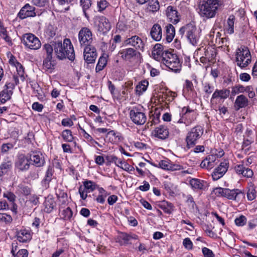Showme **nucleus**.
Here are the masks:
<instances>
[{
  "label": "nucleus",
  "instance_id": "nucleus-1",
  "mask_svg": "<svg viewBox=\"0 0 257 257\" xmlns=\"http://www.w3.org/2000/svg\"><path fill=\"white\" fill-rule=\"evenodd\" d=\"M54 53L59 60L68 59L70 61L75 59L74 48L69 39L66 38L63 43L60 41H52Z\"/></svg>",
  "mask_w": 257,
  "mask_h": 257
},
{
  "label": "nucleus",
  "instance_id": "nucleus-2",
  "mask_svg": "<svg viewBox=\"0 0 257 257\" xmlns=\"http://www.w3.org/2000/svg\"><path fill=\"white\" fill-rule=\"evenodd\" d=\"M222 4V0H205L199 7L200 16L206 19L214 18Z\"/></svg>",
  "mask_w": 257,
  "mask_h": 257
},
{
  "label": "nucleus",
  "instance_id": "nucleus-3",
  "mask_svg": "<svg viewBox=\"0 0 257 257\" xmlns=\"http://www.w3.org/2000/svg\"><path fill=\"white\" fill-rule=\"evenodd\" d=\"M162 62L173 72H179L181 69V64L178 56L172 51L163 53Z\"/></svg>",
  "mask_w": 257,
  "mask_h": 257
},
{
  "label": "nucleus",
  "instance_id": "nucleus-4",
  "mask_svg": "<svg viewBox=\"0 0 257 257\" xmlns=\"http://www.w3.org/2000/svg\"><path fill=\"white\" fill-rule=\"evenodd\" d=\"M179 32L182 36L185 34L188 41L193 46H197L199 43L200 36L195 26L190 24L186 25L181 27Z\"/></svg>",
  "mask_w": 257,
  "mask_h": 257
},
{
  "label": "nucleus",
  "instance_id": "nucleus-5",
  "mask_svg": "<svg viewBox=\"0 0 257 257\" xmlns=\"http://www.w3.org/2000/svg\"><path fill=\"white\" fill-rule=\"evenodd\" d=\"M237 65L241 68L247 66L251 62V55L248 49L246 47L237 49L235 54Z\"/></svg>",
  "mask_w": 257,
  "mask_h": 257
},
{
  "label": "nucleus",
  "instance_id": "nucleus-6",
  "mask_svg": "<svg viewBox=\"0 0 257 257\" xmlns=\"http://www.w3.org/2000/svg\"><path fill=\"white\" fill-rule=\"evenodd\" d=\"M203 134V128L201 126L197 125L191 128L186 136V147L189 149L194 147Z\"/></svg>",
  "mask_w": 257,
  "mask_h": 257
},
{
  "label": "nucleus",
  "instance_id": "nucleus-7",
  "mask_svg": "<svg viewBox=\"0 0 257 257\" xmlns=\"http://www.w3.org/2000/svg\"><path fill=\"white\" fill-rule=\"evenodd\" d=\"M78 41L81 47L92 45L93 40L91 31L87 27L82 28L78 33Z\"/></svg>",
  "mask_w": 257,
  "mask_h": 257
},
{
  "label": "nucleus",
  "instance_id": "nucleus-8",
  "mask_svg": "<svg viewBox=\"0 0 257 257\" xmlns=\"http://www.w3.org/2000/svg\"><path fill=\"white\" fill-rule=\"evenodd\" d=\"M22 42L26 47L32 50H38L41 46L39 39L30 33L26 34L23 36Z\"/></svg>",
  "mask_w": 257,
  "mask_h": 257
},
{
  "label": "nucleus",
  "instance_id": "nucleus-9",
  "mask_svg": "<svg viewBox=\"0 0 257 257\" xmlns=\"http://www.w3.org/2000/svg\"><path fill=\"white\" fill-rule=\"evenodd\" d=\"M131 120L137 125L144 124L147 120V116L141 109L133 107L130 112Z\"/></svg>",
  "mask_w": 257,
  "mask_h": 257
},
{
  "label": "nucleus",
  "instance_id": "nucleus-10",
  "mask_svg": "<svg viewBox=\"0 0 257 257\" xmlns=\"http://www.w3.org/2000/svg\"><path fill=\"white\" fill-rule=\"evenodd\" d=\"M182 115L178 120V123H184L186 126L190 125L196 118V113L189 107H183Z\"/></svg>",
  "mask_w": 257,
  "mask_h": 257
},
{
  "label": "nucleus",
  "instance_id": "nucleus-11",
  "mask_svg": "<svg viewBox=\"0 0 257 257\" xmlns=\"http://www.w3.org/2000/svg\"><path fill=\"white\" fill-rule=\"evenodd\" d=\"M83 186H80L79 193L80 197L83 200L86 199L87 197V193L93 191L97 185L92 181L86 180L83 182Z\"/></svg>",
  "mask_w": 257,
  "mask_h": 257
},
{
  "label": "nucleus",
  "instance_id": "nucleus-12",
  "mask_svg": "<svg viewBox=\"0 0 257 257\" xmlns=\"http://www.w3.org/2000/svg\"><path fill=\"white\" fill-rule=\"evenodd\" d=\"M37 15L39 16L36 8L27 4L25 5L20 10L19 16L21 19H24L28 17H34Z\"/></svg>",
  "mask_w": 257,
  "mask_h": 257
},
{
  "label": "nucleus",
  "instance_id": "nucleus-13",
  "mask_svg": "<svg viewBox=\"0 0 257 257\" xmlns=\"http://www.w3.org/2000/svg\"><path fill=\"white\" fill-rule=\"evenodd\" d=\"M83 56L84 60L88 63H93L97 57V52L93 45L84 47Z\"/></svg>",
  "mask_w": 257,
  "mask_h": 257
},
{
  "label": "nucleus",
  "instance_id": "nucleus-14",
  "mask_svg": "<svg viewBox=\"0 0 257 257\" xmlns=\"http://www.w3.org/2000/svg\"><path fill=\"white\" fill-rule=\"evenodd\" d=\"M124 45H131L136 50L144 51L145 43L142 39L138 36H133L126 39L123 42Z\"/></svg>",
  "mask_w": 257,
  "mask_h": 257
},
{
  "label": "nucleus",
  "instance_id": "nucleus-15",
  "mask_svg": "<svg viewBox=\"0 0 257 257\" xmlns=\"http://www.w3.org/2000/svg\"><path fill=\"white\" fill-rule=\"evenodd\" d=\"M229 167L228 160H224L220 163L219 166L215 169L212 174L213 180L216 181L222 177L226 172Z\"/></svg>",
  "mask_w": 257,
  "mask_h": 257
},
{
  "label": "nucleus",
  "instance_id": "nucleus-16",
  "mask_svg": "<svg viewBox=\"0 0 257 257\" xmlns=\"http://www.w3.org/2000/svg\"><path fill=\"white\" fill-rule=\"evenodd\" d=\"M14 87L13 83L6 82L4 90L0 92V102L2 103H5L11 98Z\"/></svg>",
  "mask_w": 257,
  "mask_h": 257
},
{
  "label": "nucleus",
  "instance_id": "nucleus-17",
  "mask_svg": "<svg viewBox=\"0 0 257 257\" xmlns=\"http://www.w3.org/2000/svg\"><path fill=\"white\" fill-rule=\"evenodd\" d=\"M29 160L25 155L20 154L15 163L16 167L22 171L28 170L30 165Z\"/></svg>",
  "mask_w": 257,
  "mask_h": 257
},
{
  "label": "nucleus",
  "instance_id": "nucleus-18",
  "mask_svg": "<svg viewBox=\"0 0 257 257\" xmlns=\"http://www.w3.org/2000/svg\"><path fill=\"white\" fill-rule=\"evenodd\" d=\"M30 160L33 162V165L37 167L44 166L45 163V158L40 152H33L30 155Z\"/></svg>",
  "mask_w": 257,
  "mask_h": 257
},
{
  "label": "nucleus",
  "instance_id": "nucleus-19",
  "mask_svg": "<svg viewBox=\"0 0 257 257\" xmlns=\"http://www.w3.org/2000/svg\"><path fill=\"white\" fill-rule=\"evenodd\" d=\"M118 54L120 57L126 61H131L134 59L138 54H139L137 50L132 48H127L119 51Z\"/></svg>",
  "mask_w": 257,
  "mask_h": 257
},
{
  "label": "nucleus",
  "instance_id": "nucleus-20",
  "mask_svg": "<svg viewBox=\"0 0 257 257\" xmlns=\"http://www.w3.org/2000/svg\"><path fill=\"white\" fill-rule=\"evenodd\" d=\"M177 14V10L173 7L170 6L167 8V17L169 22L174 24H176L179 21Z\"/></svg>",
  "mask_w": 257,
  "mask_h": 257
},
{
  "label": "nucleus",
  "instance_id": "nucleus-21",
  "mask_svg": "<svg viewBox=\"0 0 257 257\" xmlns=\"http://www.w3.org/2000/svg\"><path fill=\"white\" fill-rule=\"evenodd\" d=\"M150 34L152 38L156 41H159L162 38V28L158 24H154L151 30Z\"/></svg>",
  "mask_w": 257,
  "mask_h": 257
},
{
  "label": "nucleus",
  "instance_id": "nucleus-22",
  "mask_svg": "<svg viewBox=\"0 0 257 257\" xmlns=\"http://www.w3.org/2000/svg\"><path fill=\"white\" fill-rule=\"evenodd\" d=\"M230 91L229 89H216L212 95L211 101L216 98L224 100L229 95Z\"/></svg>",
  "mask_w": 257,
  "mask_h": 257
},
{
  "label": "nucleus",
  "instance_id": "nucleus-23",
  "mask_svg": "<svg viewBox=\"0 0 257 257\" xmlns=\"http://www.w3.org/2000/svg\"><path fill=\"white\" fill-rule=\"evenodd\" d=\"M154 136L159 139L164 140L169 135V131L166 126L160 125L156 127L153 132Z\"/></svg>",
  "mask_w": 257,
  "mask_h": 257
},
{
  "label": "nucleus",
  "instance_id": "nucleus-24",
  "mask_svg": "<svg viewBox=\"0 0 257 257\" xmlns=\"http://www.w3.org/2000/svg\"><path fill=\"white\" fill-rule=\"evenodd\" d=\"M110 28V23L107 18L103 16L99 18L98 29L100 31L105 33L109 31Z\"/></svg>",
  "mask_w": 257,
  "mask_h": 257
},
{
  "label": "nucleus",
  "instance_id": "nucleus-25",
  "mask_svg": "<svg viewBox=\"0 0 257 257\" xmlns=\"http://www.w3.org/2000/svg\"><path fill=\"white\" fill-rule=\"evenodd\" d=\"M191 187L195 190H204L206 187V182L203 180L193 178L189 181Z\"/></svg>",
  "mask_w": 257,
  "mask_h": 257
},
{
  "label": "nucleus",
  "instance_id": "nucleus-26",
  "mask_svg": "<svg viewBox=\"0 0 257 257\" xmlns=\"http://www.w3.org/2000/svg\"><path fill=\"white\" fill-rule=\"evenodd\" d=\"M248 104L247 98L243 95L238 96L234 102V107L236 110L246 106Z\"/></svg>",
  "mask_w": 257,
  "mask_h": 257
},
{
  "label": "nucleus",
  "instance_id": "nucleus-27",
  "mask_svg": "<svg viewBox=\"0 0 257 257\" xmlns=\"http://www.w3.org/2000/svg\"><path fill=\"white\" fill-rule=\"evenodd\" d=\"M17 239L21 242H26L31 238L30 232L27 230H21L17 233Z\"/></svg>",
  "mask_w": 257,
  "mask_h": 257
},
{
  "label": "nucleus",
  "instance_id": "nucleus-28",
  "mask_svg": "<svg viewBox=\"0 0 257 257\" xmlns=\"http://www.w3.org/2000/svg\"><path fill=\"white\" fill-rule=\"evenodd\" d=\"M240 192V191L238 189L230 190L227 188H224L223 196L228 199L235 200L237 195Z\"/></svg>",
  "mask_w": 257,
  "mask_h": 257
},
{
  "label": "nucleus",
  "instance_id": "nucleus-29",
  "mask_svg": "<svg viewBox=\"0 0 257 257\" xmlns=\"http://www.w3.org/2000/svg\"><path fill=\"white\" fill-rule=\"evenodd\" d=\"M51 44H45L43 46L44 58L52 59L54 47L52 44V42H51Z\"/></svg>",
  "mask_w": 257,
  "mask_h": 257
},
{
  "label": "nucleus",
  "instance_id": "nucleus-30",
  "mask_svg": "<svg viewBox=\"0 0 257 257\" xmlns=\"http://www.w3.org/2000/svg\"><path fill=\"white\" fill-rule=\"evenodd\" d=\"M235 20V18L233 15H230L227 19L226 26V32L228 34H232L234 33Z\"/></svg>",
  "mask_w": 257,
  "mask_h": 257
},
{
  "label": "nucleus",
  "instance_id": "nucleus-31",
  "mask_svg": "<svg viewBox=\"0 0 257 257\" xmlns=\"http://www.w3.org/2000/svg\"><path fill=\"white\" fill-rule=\"evenodd\" d=\"M43 204L44 211L47 213H50L53 210L56 203L53 198L48 197L46 198Z\"/></svg>",
  "mask_w": 257,
  "mask_h": 257
},
{
  "label": "nucleus",
  "instance_id": "nucleus-32",
  "mask_svg": "<svg viewBox=\"0 0 257 257\" xmlns=\"http://www.w3.org/2000/svg\"><path fill=\"white\" fill-rule=\"evenodd\" d=\"M166 40L168 42L172 41L175 35V28L171 24H168L166 26Z\"/></svg>",
  "mask_w": 257,
  "mask_h": 257
},
{
  "label": "nucleus",
  "instance_id": "nucleus-33",
  "mask_svg": "<svg viewBox=\"0 0 257 257\" xmlns=\"http://www.w3.org/2000/svg\"><path fill=\"white\" fill-rule=\"evenodd\" d=\"M147 3V9L148 11L155 13L159 10L160 5L158 0H149Z\"/></svg>",
  "mask_w": 257,
  "mask_h": 257
},
{
  "label": "nucleus",
  "instance_id": "nucleus-34",
  "mask_svg": "<svg viewBox=\"0 0 257 257\" xmlns=\"http://www.w3.org/2000/svg\"><path fill=\"white\" fill-rule=\"evenodd\" d=\"M149 82L147 80L142 81L136 87V93L139 95H141L144 91L147 90Z\"/></svg>",
  "mask_w": 257,
  "mask_h": 257
},
{
  "label": "nucleus",
  "instance_id": "nucleus-35",
  "mask_svg": "<svg viewBox=\"0 0 257 257\" xmlns=\"http://www.w3.org/2000/svg\"><path fill=\"white\" fill-rule=\"evenodd\" d=\"M52 59L51 58H44L43 68L45 71L49 72H52V70L54 69V65L52 63Z\"/></svg>",
  "mask_w": 257,
  "mask_h": 257
},
{
  "label": "nucleus",
  "instance_id": "nucleus-36",
  "mask_svg": "<svg viewBox=\"0 0 257 257\" xmlns=\"http://www.w3.org/2000/svg\"><path fill=\"white\" fill-rule=\"evenodd\" d=\"M53 172L52 168L49 166L46 173L45 178L43 180V183L45 187L48 186L49 182L51 181L53 175Z\"/></svg>",
  "mask_w": 257,
  "mask_h": 257
},
{
  "label": "nucleus",
  "instance_id": "nucleus-37",
  "mask_svg": "<svg viewBox=\"0 0 257 257\" xmlns=\"http://www.w3.org/2000/svg\"><path fill=\"white\" fill-rule=\"evenodd\" d=\"M106 58L103 56L100 57L95 68L96 71L97 72L101 71L106 66Z\"/></svg>",
  "mask_w": 257,
  "mask_h": 257
},
{
  "label": "nucleus",
  "instance_id": "nucleus-38",
  "mask_svg": "<svg viewBox=\"0 0 257 257\" xmlns=\"http://www.w3.org/2000/svg\"><path fill=\"white\" fill-rule=\"evenodd\" d=\"M62 137L66 142H71L73 140L72 132L69 130H65L62 132Z\"/></svg>",
  "mask_w": 257,
  "mask_h": 257
},
{
  "label": "nucleus",
  "instance_id": "nucleus-39",
  "mask_svg": "<svg viewBox=\"0 0 257 257\" xmlns=\"http://www.w3.org/2000/svg\"><path fill=\"white\" fill-rule=\"evenodd\" d=\"M171 162L168 159L160 161L158 165H153L154 166H159L163 169L166 170H170V167L171 166Z\"/></svg>",
  "mask_w": 257,
  "mask_h": 257
},
{
  "label": "nucleus",
  "instance_id": "nucleus-40",
  "mask_svg": "<svg viewBox=\"0 0 257 257\" xmlns=\"http://www.w3.org/2000/svg\"><path fill=\"white\" fill-rule=\"evenodd\" d=\"M12 249L11 252L14 257H28V252L27 249H22L19 250L17 253H15V250H14V246L12 245Z\"/></svg>",
  "mask_w": 257,
  "mask_h": 257
},
{
  "label": "nucleus",
  "instance_id": "nucleus-41",
  "mask_svg": "<svg viewBox=\"0 0 257 257\" xmlns=\"http://www.w3.org/2000/svg\"><path fill=\"white\" fill-rule=\"evenodd\" d=\"M166 51H169V50H164V47L163 45L160 44H157L154 47L153 54H156L158 55H161L162 57L163 53L166 52Z\"/></svg>",
  "mask_w": 257,
  "mask_h": 257
},
{
  "label": "nucleus",
  "instance_id": "nucleus-42",
  "mask_svg": "<svg viewBox=\"0 0 257 257\" xmlns=\"http://www.w3.org/2000/svg\"><path fill=\"white\" fill-rule=\"evenodd\" d=\"M247 88L248 87L245 88L242 85L235 86L232 88L231 95L232 96H235L239 93H243L247 90Z\"/></svg>",
  "mask_w": 257,
  "mask_h": 257
},
{
  "label": "nucleus",
  "instance_id": "nucleus-43",
  "mask_svg": "<svg viewBox=\"0 0 257 257\" xmlns=\"http://www.w3.org/2000/svg\"><path fill=\"white\" fill-rule=\"evenodd\" d=\"M106 160L108 163H114L118 167L121 164V159H118L117 157L113 155L107 156Z\"/></svg>",
  "mask_w": 257,
  "mask_h": 257
},
{
  "label": "nucleus",
  "instance_id": "nucleus-44",
  "mask_svg": "<svg viewBox=\"0 0 257 257\" xmlns=\"http://www.w3.org/2000/svg\"><path fill=\"white\" fill-rule=\"evenodd\" d=\"M0 36L4 39L9 45L13 44L11 38L8 35L6 29H3L2 30L0 31Z\"/></svg>",
  "mask_w": 257,
  "mask_h": 257
},
{
  "label": "nucleus",
  "instance_id": "nucleus-45",
  "mask_svg": "<svg viewBox=\"0 0 257 257\" xmlns=\"http://www.w3.org/2000/svg\"><path fill=\"white\" fill-rule=\"evenodd\" d=\"M56 28L51 25H49L46 30V33L50 38H53L56 35Z\"/></svg>",
  "mask_w": 257,
  "mask_h": 257
},
{
  "label": "nucleus",
  "instance_id": "nucleus-46",
  "mask_svg": "<svg viewBox=\"0 0 257 257\" xmlns=\"http://www.w3.org/2000/svg\"><path fill=\"white\" fill-rule=\"evenodd\" d=\"M247 219L243 215H240L236 218L235 220V223L237 226H242L246 223Z\"/></svg>",
  "mask_w": 257,
  "mask_h": 257
},
{
  "label": "nucleus",
  "instance_id": "nucleus-47",
  "mask_svg": "<svg viewBox=\"0 0 257 257\" xmlns=\"http://www.w3.org/2000/svg\"><path fill=\"white\" fill-rule=\"evenodd\" d=\"M12 221V218L10 215L5 213H0V222L9 223Z\"/></svg>",
  "mask_w": 257,
  "mask_h": 257
},
{
  "label": "nucleus",
  "instance_id": "nucleus-48",
  "mask_svg": "<svg viewBox=\"0 0 257 257\" xmlns=\"http://www.w3.org/2000/svg\"><path fill=\"white\" fill-rule=\"evenodd\" d=\"M62 215L65 220L70 219L73 215L72 211L70 207H67L63 211Z\"/></svg>",
  "mask_w": 257,
  "mask_h": 257
},
{
  "label": "nucleus",
  "instance_id": "nucleus-49",
  "mask_svg": "<svg viewBox=\"0 0 257 257\" xmlns=\"http://www.w3.org/2000/svg\"><path fill=\"white\" fill-rule=\"evenodd\" d=\"M256 194L255 190L253 187L249 189L247 193V197L248 200L251 201L255 198Z\"/></svg>",
  "mask_w": 257,
  "mask_h": 257
},
{
  "label": "nucleus",
  "instance_id": "nucleus-50",
  "mask_svg": "<svg viewBox=\"0 0 257 257\" xmlns=\"http://www.w3.org/2000/svg\"><path fill=\"white\" fill-rule=\"evenodd\" d=\"M217 158V157L216 155H210L205 158V159L207 160V162L210 164V168H212L214 167V163Z\"/></svg>",
  "mask_w": 257,
  "mask_h": 257
},
{
  "label": "nucleus",
  "instance_id": "nucleus-51",
  "mask_svg": "<svg viewBox=\"0 0 257 257\" xmlns=\"http://www.w3.org/2000/svg\"><path fill=\"white\" fill-rule=\"evenodd\" d=\"M202 251L204 257H214V256L212 251L207 247L202 248Z\"/></svg>",
  "mask_w": 257,
  "mask_h": 257
},
{
  "label": "nucleus",
  "instance_id": "nucleus-52",
  "mask_svg": "<svg viewBox=\"0 0 257 257\" xmlns=\"http://www.w3.org/2000/svg\"><path fill=\"white\" fill-rule=\"evenodd\" d=\"M20 191L24 194L25 195H28L30 194L31 190L30 188L23 185H21L19 186Z\"/></svg>",
  "mask_w": 257,
  "mask_h": 257
},
{
  "label": "nucleus",
  "instance_id": "nucleus-53",
  "mask_svg": "<svg viewBox=\"0 0 257 257\" xmlns=\"http://www.w3.org/2000/svg\"><path fill=\"white\" fill-rule=\"evenodd\" d=\"M241 175L246 178H251L253 176V173L250 169L245 167L243 170V173H241Z\"/></svg>",
  "mask_w": 257,
  "mask_h": 257
},
{
  "label": "nucleus",
  "instance_id": "nucleus-54",
  "mask_svg": "<svg viewBox=\"0 0 257 257\" xmlns=\"http://www.w3.org/2000/svg\"><path fill=\"white\" fill-rule=\"evenodd\" d=\"M183 243L186 248L188 249H192L193 243L189 238H185L183 240Z\"/></svg>",
  "mask_w": 257,
  "mask_h": 257
},
{
  "label": "nucleus",
  "instance_id": "nucleus-55",
  "mask_svg": "<svg viewBox=\"0 0 257 257\" xmlns=\"http://www.w3.org/2000/svg\"><path fill=\"white\" fill-rule=\"evenodd\" d=\"M107 2L105 0H101L97 3V6L99 11H103L107 7Z\"/></svg>",
  "mask_w": 257,
  "mask_h": 257
},
{
  "label": "nucleus",
  "instance_id": "nucleus-56",
  "mask_svg": "<svg viewBox=\"0 0 257 257\" xmlns=\"http://www.w3.org/2000/svg\"><path fill=\"white\" fill-rule=\"evenodd\" d=\"M39 198L35 195H34L27 201V203H30L32 205H36L39 203Z\"/></svg>",
  "mask_w": 257,
  "mask_h": 257
},
{
  "label": "nucleus",
  "instance_id": "nucleus-57",
  "mask_svg": "<svg viewBox=\"0 0 257 257\" xmlns=\"http://www.w3.org/2000/svg\"><path fill=\"white\" fill-rule=\"evenodd\" d=\"M61 123L64 126H71L73 125V121L69 118L62 119Z\"/></svg>",
  "mask_w": 257,
  "mask_h": 257
},
{
  "label": "nucleus",
  "instance_id": "nucleus-58",
  "mask_svg": "<svg viewBox=\"0 0 257 257\" xmlns=\"http://www.w3.org/2000/svg\"><path fill=\"white\" fill-rule=\"evenodd\" d=\"M32 108L38 112H41L43 108V105L38 102H34L32 104Z\"/></svg>",
  "mask_w": 257,
  "mask_h": 257
},
{
  "label": "nucleus",
  "instance_id": "nucleus-59",
  "mask_svg": "<svg viewBox=\"0 0 257 257\" xmlns=\"http://www.w3.org/2000/svg\"><path fill=\"white\" fill-rule=\"evenodd\" d=\"M13 147V145L11 143L3 144L2 146V151L4 153L7 152L10 149H12Z\"/></svg>",
  "mask_w": 257,
  "mask_h": 257
},
{
  "label": "nucleus",
  "instance_id": "nucleus-60",
  "mask_svg": "<svg viewBox=\"0 0 257 257\" xmlns=\"http://www.w3.org/2000/svg\"><path fill=\"white\" fill-rule=\"evenodd\" d=\"M80 3L84 10H87L91 6L90 0H80Z\"/></svg>",
  "mask_w": 257,
  "mask_h": 257
},
{
  "label": "nucleus",
  "instance_id": "nucleus-61",
  "mask_svg": "<svg viewBox=\"0 0 257 257\" xmlns=\"http://www.w3.org/2000/svg\"><path fill=\"white\" fill-rule=\"evenodd\" d=\"M239 78L242 81L247 82L250 80V76L246 73H243L240 74Z\"/></svg>",
  "mask_w": 257,
  "mask_h": 257
},
{
  "label": "nucleus",
  "instance_id": "nucleus-62",
  "mask_svg": "<svg viewBox=\"0 0 257 257\" xmlns=\"http://www.w3.org/2000/svg\"><path fill=\"white\" fill-rule=\"evenodd\" d=\"M183 169V167L180 164H173L171 163V166L170 167V171H177Z\"/></svg>",
  "mask_w": 257,
  "mask_h": 257
},
{
  "label": "nucleus",
  "instance_id": "nucleus-63",
  "mask_svg": "<svg viewBox=\"0 0 257 257\" xmlns=\"http://www.w3.org/2000/svg\"><path fill=\"white\" fill-rule=\"evenodd\" d=\"M224 188L218 187L214 189L213 192L217 196H223Z\"/></svg>",
  "mask_w": 257,
  "mask_h": 257
},
{
  "label": "nucleus",
  "instance_id": "nucleus-64",
  "mask_svg": "<svg viewBox=\"0 0 257 257\" xmlns=\"http://www.w3.org/2000/svg\"><path fill=\"white\" fill-rule=\"evenodd\" d=\"M117 200V196H116L115 195H112L110 196L109 197H108V199H107L108 203L110 205H112L113 204H114Z\"/></svg>",
  "mask_w": 257,
  "mask_h": 257
}]
</instances>
